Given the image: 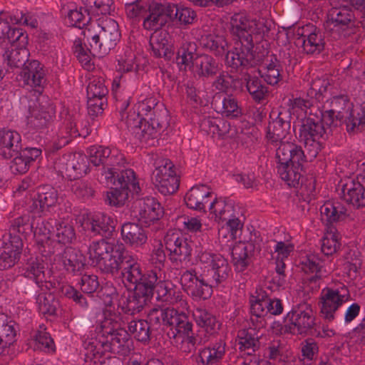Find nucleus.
Returning a JSON list of instances; mask_svg holds the SVG:
<instances>
[{"mask_svg":"<svg viewBox=\"0 0 365 365\" xmlns=\"http://www.w3.org/2000/svg\"><path fill=\"white\" fill-rule=\"evenodd\" d=\"M176 307H155L152 309L148 314V319L152 324H160L161 323L174 327L178 334L189 336L192 332V325L187 320V316L185 313L186 310L179 309Z\"/></svg>","mask_w":365,"mask_h":365,"instance_id":"obj_11","label":"nucleus"},{"mask_svg":"<svg viewBox=\"0 0 365 365\" xmlns=\"http://www.w3.org/2000/svg\"><path fill=\"white\" fill-rule=\"evenodd\" d=\"M351 103L346 96L333 97L330 101L320 107L316 106L314 113H317L319 118V123L324 125L326 130L332 127H336L342 122L348 124L351 120L350 108Z\"/></svg>","mask_w":365,"mask_h":365,"instance_id":"obj_8","label":"nucleus"},{"mask_svg":"<svg viewBox=\"0 0 365 365\" xmlns=\"http://www.w3.org/2000/svg\"><path fill=\"white\" fill-rule=\"evenodd\" d=\"M245 81L247 91L255 102L259 103L265 98L268 93L267 88L258 78L247 74L245 76Z\"/></svg>","mask_w":365,"mask_h":365,"instance_id":"obj_54","label":"nucleus"},{"mask_svg":"<svg viewBox=\"0 0 365 365\" xmlns=\"http://www.w3.org/2000/svg\"><path fill=\"white\" fill-rule=\"evenodd\" d=\"M54 255V264H56L57 268L61 269L62 267L67 272L75 274L84 266V256L76 249L67 247L62 256L60 255V252L55 253Z\"/></svg>","mask_w":365,"mask_h":365,"instance_id":"obj_34","label":"nucleus"},{"mask_svg":"<svg viewBox=\"0 0 365 365\" xmlns=\"http://www.w3.org/2000/svg\"><path fill=\"white\" fill-rule=\"evenodd\" d=\"M22 247L23 242L19 236L11 237L5 242L0 253V269L13 267L20 259Z\"/></svg>","mask_w":365,"mask_h":365,"instance_id":"obj_36","label":"nucleus"},{"mask_svg":"<svg viewBox=\"0 0 365 365\" xmlns=\"http://www.w3.org/2000/svg\"><path fill=\"white\" fill-rule=\"evenodd\" d=\"M24 276L35 282L37 286L43 289L49 290L56 287L55 282H51V276H46L44 272L43 260L38 258H31L24 268Z\"/></svg>","mask_w":365,"mask_h":365,"instance_id":"obj_33","label":"nucleus"},{"mask_svg":"<svg viewBox=\"0 0 365 365\" xmlns=\"http://www.w3.org/2000/svg\"><path fill=\"white\" fill-rule=\"evenodd\" d=\"M208 210L210 215L218 223L220 222H227L231 218H238L234 202L231 200H227L222 197H213L208 205Z\"/></svg>","mask_w":365,"mask_h":365,"instance_id":"obj_38","label":"nucleus"},{"mask_svg":"<svg viewBox=\"0 0 365 365\" xmlns=\"http://www.w3.org/2000/svg\"><path fill=\"white\" fill-rule=\"evenodd\" d=\"M102 47H76V53L78 60L87 71L94 69L93 58H102L104 55L109 52L110 48L103 47V51H101Z\"/></svg>","mask_w":365,"mask_h":365,"instance_id":"obj_47","label":"nucleus"},{"mask_svg":"<svg viewBox=\"0 0 365 365\" xmlns=\"http://www.w3.org/2000/svg\"><path fill=\"white\" fill-rule=\"evenodd\" d=\"M349 297L348 288L341 282L324 287L319 302L322 316L327 320L332 321L336 311L349 301Z\"/></svg>","mask_w":365,"mask_h":365,"instance_id":"obj_14","label":"nucleus"},{"mask_svg":"<svg viewBox=\"0 0 365 365\" xmlns=\"http://www.w3.org/2000/svg\"><path fill=\"white\" fill-rule=\"evenodd\" d=\"M194 47H180L177 53V63L180 69H186L195 65L197 57Z\"/></svg>","mask_w":365,"mask_h":365,"instance_id":"obj_62","label":"nucleus"},{"mask_svg":"<svg viewBox=\"0 0 365 365\" xmlns=\"http://www.w3.org/2000/svg\"><path fill=\"white\" fill-rule=\"evenodd\" d=\"M302 268L305 272L314 274L315 278H322L327 274L322 261L315 254H309L302 260Z\"/></svg>","mask_w":365,"mask_h":365,"instance_id":"obj_57","label":"nucleus"},{"mask_svg":"<svg viewBox=\"0 0 365 365\" xmlns=\"http://www.w3.org/2000/svg\"><path fill=\"white\" fill-rule=\"evenodd\" d=\"M89 7L81 6L79 9H70L68 14V20L71 26L83 28L87 25L91 20L89 14Z\"/></svg>","mask_w":365,"mask_h":365,"instance_id":"obj_58","label":"nucleus"},{"mask_svg":"<svg viewBox=\"0 0 365 365\" xmlns=\"http://www.w3.org/2000/svg\"><path fill=\"white\" fill-rule=\"evenodd\" d=\"M23 146L21 134L13 129L3 128L0 129V156L10 159L16 154Z\"/></svg>","mask_w":365,"mask_h":365,"instance_id":"obj_32","label":"nucleus"},{"mask_svg":"<svg viewBox=\"0 0 365 365\" xmlns=\"http://www.w3.org/2000/svg\"><path fill=\"white\" fill-rule=\"evenodd\" d=\"M231 34L235 44L255 46L261 43L263 32L257 22L242 14H235L231 19Z\"/></svg>","mask_w":365,"mask_h":365,"instance_id":"obj_13","label":"nucleus"},{"mask_svg":"<svg viewBox=\"0 0 365 365\" xmlns=\"http://www.w3.org/2000/svg\"><path fill=\"white\" fill-rule=\"evenodd\" d=\"M345 207L338 202L327 201L320 208L322 220L331 224L346 218Z\"/></svg>","mask_w":365,"mask_h":365,"instance_id":"obj_49","label":"nucleus"},{"mask_svg":"<svg viewBox=\"0 0 365 365\" xmlns=\"http://www.w3.org/2000/svg\"><path fill=\"white\" fill-rule=\"evenodd\" d=\"M154 184L163 195L175 192L179 186V179L170 162L159 165L154 171Z\"/></svg>","mask_w":365,"mask_h":365,"instance_id":"obj_21","label":"nucleus"},{"mask_svg":"<svg viewBox=\"0 0 365 365\" xmlns=\"http://www.w3.org/2000/svg\"><path fill=\"white\" fill-rule=\"evenodd\" d=\"M213 197L210 187L205 185H195L186 193L185 202L190 209L205 211L206 205L210 204Z\"/></svg>","mask_w":365,"mask_h":365,"instance_id":"obj_31","label":"nucleus"},{"mask_svg":"<svg viewBox=\"0 0 365 365\" xmlns=\"http://www.w3.org/2000/svg\"><path fill=\"white\" fill-rule=\"evenodd\" d=\"M157 299L165 302L171 306L182 310L188 309L187 302L182 298L181 292L169 280H160L154 284Z\"/></svg>","mask_w":365,"mask_h":365,"instance_id":"obj_23","label":"nucleus"},{"mask_svg":"<svg viewBox=\"0 0 365 365\" xmlns=\"http://www.w3.org/2000/svg\"><path fill=\"white\" fill-rule=\"evenodd\" d=\"M16 330L14 322L0 313V355L8 351V348L16 341Z\"/></svg>","mask_w":365,"mask_h":365,"instance_id":"obj_42","label":"nucleus"},{"mask_svg":"<svg viewBox=\"0 0 365 365\" xmlns=\"http://www.w3.org/2000/svg\"><path fill=\"white\" fill-rule=\"evenodd\" d=\"M195 264L202 271L207 272L216 285L225 283L232 274L228 261L220 254L199 252L195 256Z\"/></svg>","mask_w":365,"mask_h":365,"instance_id":"obj_12","label":"nucleus"},{"mask_svg":"<svg viewBox=\"0 0 365 365\" xmlns=\"http://www.w3.org/2000/svg\"><path fill=\"white\" fill-rule=\"evenodd\" d=\"M76 234L71 221L68 218H63L55 222V227L52 221L38 222L34 230V237L38 250L43 257H50L55 254L61 245L72 243Z\"/></svg>","mask_w":365,"mask_h":365,"instance_id":"obj_3","label":"nucleus"},{"mask_svg":"<svg viewBox=\"0 0 365 365\" xmlns=\"http://www.w3.org/2000/svg\"><path fill=\"white\" fill-rule=\"evenodd\" d=\"M170 21L178 23L180 25H188L194 22L196 14L190 8L170 4Z\"/></svg>","mask_w":365,"mask_h":365,"instance_id":"obj_56","label":"nucleus"},{"mask_svg":"<svg viewBox=\"0 0 365 365\" xmlns=\"http://www.w3.org/2000/svg\"><path fill=\"white\" fill-rule=\"evenodd\" d=\"M133 212L142 224L150 226L163 216L164 210L155 197H145L134 202Z\"/></svg>","mask_w":365,"mask_h":365,"instance_id":"obj_19","label":"nucleus"},{"mask_svg":"<svg viewBox=\"0 0 365 365\" xmlns=\"http://www.w3.org/2000/svg\"><path fill=\"white\" fill-rule=\"evenodd\" d=\"M120 234L124 242L134 248L143 247L148 240L145 230L138 223H123L121 225Z\"/></svg>","mask_w":365,"mask_h":365,"instance_id":"obj_39","label":"nucleus"},{"mask_svg":"<svg viewBox=\"0 0 365 365\" xmlns=\"http://www.w3.org/2000/svg\"><path fill=\"white\" fill-rule=\"evenodd\" d=\"M195 65L197 67V72L200 76H210L215 74L218 66L214 59L207 55H201L195 60Z\"/></svg>","mask_w":365,"mask_h":365,"instance_id":"obj_59","label":"nucleus"},{"mask_svg":"<svg viewBox=\"0 0 365 365\" xmlns=\"http://www.w3.org/2000/svg\"><path fill=\"white\" fill-rule=\"evenodd\" d=\"M253 247L251 244L240 242L236 245L232 252V257L235 269L243 272L252 261Z\"/></svg>","mask_w":365,"mask_h":365,"instance_id":"obj_44","label":"nucleus"},{"mask_svg":"<svg viewBox=\"0 0 365 365\" xmlns=\"http://www.w3.org/2000/svg\"><path fill=\"white\" fill-rule=\"evenodd\" d=\"M266 53L264 47H232L225 58L228 66L232 68H254L264 59Z\"/></svg>","mask_w":365,"mask_h":365,"instance_id":"obj_15","label":"nucleus"},{"mask_svg":"<svg viewBox=\"0 0 365 365\" xmlns=\"http://www.w3.org/2000/svg\"><path fill=\"white\" fill-rule=\"evenodd\" d=\"M41 156V149L33 147L23 148L22 146L21 150L11 158L10 170L14 174H24L29 171L31 165Z\"/></svg>","mask_w":365,"mask_h":365,"instance_id":"obj_24","label":"nucleus"},{"mask_svg":"<svg viewBox=\"0 0 365 365\" xmlns=\"http://www.w3.org/2000/svg\"><path fill=\"white\" fill-rule=\"evenodd\" d=\"M277 172L281 179L289 187H297L303 177V164L306 155L296 144H284L276 150Z\"/></svg>","mask_w":365,"mask_h":365,"instance_id":"obj_5","label":"nucleus"},{"mask_svg":"<svg viewBox=\"0 0 365 365\" xmlns=\"http://www.w3.org/2000/svg\"><path fill=\"white\" fill-rule=\"evenodd\" d=\"M120 272L123 283L130 289L134 288V291H124L119 299L116 292L117 299L114 304L123 313L134 314L139 312L153 297L154 284L158 279V274L151 271L143 275L137 257L126 250Z\"/></svg>","mask_w":365,"mask_h":365,"instance_id":"obj_2","label":"nucleus"},{"mask_svg":"<svg viewBox=\"0 0 365 365\" xmlns=\"http://www.w3.org/2000/svg\"><path fill=\"white\" fill-rule=\"evenodd\" d=\"M108 93L102 78H93L87 86L88 109L92 115L101 113L105 96Z\"/></svg>","mask_w":365,"mask_h":365,"instance_id":"obj_28","label":"nucleus"},{"mask_svg":"<svg viewBox=\"0 0 365 365\" xmlns=\"http://www.w3.org/2000/svg\"><path fill=\"white\" fill-rule=\"evenodd\" d=\"M3 56L11 67H19L29 60V51L27 47H0Z\"/></svg>","mask_w":365,"mask_h":365,"instance_id":"obj_50","label":"nucleus"},{"mask_svg":"<svg viewBox=\"0 0 365 365\" xmlns=\"http://www.w3.org/2000/svg\"><path fill=\"white\" fill-rule=\"evenodd\" d=\"M202 277L197 275L195 270H186L182 272L180 277V284L183 289L189 295L199 296V292L195 289V284L199 282Z\"/></svg>","mask_w":365,"mask_h":365,"instance_id":"obj_61","label":"nucleus"},{"mask_svg":"<svg viewBox=\"0 0 365 365\" xmlns=\"http://www.w3.org/2000/svg\"><path fill=\"white\" fill-rule=\"evenodd\" d=\"M355 173L340 181L343 199L356 207L365 206V160L353 163Z\"/></svg>","mask_w":365,"mask_h":365,"instance_id":"obj_10","label":"nucleus"},{"mask_svg":"<svg viewBox=\"0 0 365 365\" xmlns=\"http://www.w3.org/2000/svg\"><path fill=\"white\" fill-rule=\"evenodd\" d=\"M79 222L86 230L94 234H110L117 225V220L112 214L101 212H86L81 215Z\"/></svg>","mask_w":365,"mask_h":365,"instance_id":"obj_17","label":"nucleus"},{"mask_svg":"<svg viewBox=\"0 0 365 365\" xmlns=\"http://www.w3.org/2000/svg\"><path fill=\"white\" fill-rule=\"evenodd\" d=\"M57 202V190L50 186H43L36 193L30 195L29 202L26 201V205L31 210L38 209L41 212H46L54 207Z\"/></svg>","mask_w":365,"mask_h":365,"instance_id":"obj_29","label":"nucleus"},{"mask_svg":"<svg viewBox=\"0 0 365 365\" xmlns=\"http://www.w3.org/2000/svg\"><path fill=\"white\" fill-rule=\"evenodd\" d=\"M192 317L197 325L210 335L215 334L220 328L215 317L202 307L195 308Z\"/></svg>","mask_w":365,"mask_h":365,"instance_id":"obj_45","label":"nucleus"},{"mask_svg":"<svg viewBox=\"0 0 365 365\" xmlns=\"http://www.w3.org/2000/svg\"><path fill=\"white\" fill-rule=\"evenodd\" d=\"M242 225L239 218H231L219 228L218 235L220 242L226 246H232L240 235Z\"/></svg>","mask_w":365,"mask_h":365,"instance_id":"obj_48","label":"nucleus"},{"mask_svg":"<svg viewBox=\"0 0 365 365\" xmlns=\"http://www.w3.org/2000/svg\"><path fill=\"white\" fill-rule=\"evenodd\" d=\"M149 15L143 21V27L147 30H160L170 21V4L153 2L148 7Z\"/></svg>","mask_w":365,"mask_h":365,"instance_id":"obj_26","label":"nucleus"},{"mask_svg":"<svg viewBox=\"0 0 365 365\" xmlns=\"http://www.w3.org/2000/svg\"><path fill=\"white\" fill-rule=\"evenodd\" d=\"M23 66L16 79L24 85L29 86L38 91L45 83L46 72L43 66L36 60L28 61Z\"/></svg>","mask_w":365,"mask_h":365,"instance_id":"obj_27","label":"nucleus"},{"mask_svg":"<svg viewBox=\"0 0 365 365\" xmlns=\"http://www.w3.org/2000/svg\"><path fill=\"white\" fill-rule=\"evenodd\" d=\"M130 334L138 341L145 342L150 337L148 323L145 320H133L128 324Z\"/></svg>","mask_w":365,"mask_h":365,"instance_id":"obj_60","label":"nucleus"},{"mask_svg":"<svg viewBox=\"0 0 365 365\" xmlns=\"http://www.w3.org/2000/svg\"><path fill=\"white\" fill-rule=\"evenodd\" d=\"M286 326L293 334H302L311 328L314 322L310 306L304 304L293 308L285 317Z\"/></svg>","mask_w":365,"mask_h":365,"instance_id":"obj_20","label":"nucleus"},{"mask_svg":"<svg viewBox=\"0 0 365 365\" xmlns=\"http://www.w3.org/2000/svg\"><path fill=\"white\" fill-rule=\"evenodd\" d=\"M200 126L202 130L220 138H226L230 127L227 121L212 118H204Z\"/></svg>","mask_w":365,"mask_h":365,"instance_id":"obj_51","label":"nucleus"},{"mask_svg":"<svg viewBox=\"0 0 365 365\" xmlns=\"http://www.w3.org/2000/svg\"><path fill=\"white\" fill-rule=\"evenodd\" d=\"M290 125L281 118H277L269 123L267 138L272 144L282 147L284 144H294L291 142Z\"/></svg>","mask_w":365,"mask_h":365,"instance_id":"obj_35","label":"nucleus"},{"mask_svg":"<svg viewBox=\"0 0 365 365\" xmlns=\"http://www.w3.org/2000/svg\"><path fill=\"white\" fill-rule=\"evenodd\" d=\"M316 106L309 101L302 98L289 100V112L291 116L297 119H304L312 113H314Z\"/></svg>","mask_w":365,"mask_h":365,"instance_id":"obj_52","label":"nucleus"},{"mask_svg":"<svg viewBox=\"0 0 365 365\" xmlns=\"http://www.w3.org/2000/svg\"><path fill=\"white\" fill-rule=\"evenodd\" d=\"M43 287L37 294L36 303L38 312L44 316H53L56 314L58 307V302L55 299L53 292Z\"/></svg>","mask_w":365,"mask_h":365,"instance_id":"obj_46","label":"nucleus"},{"mask_svg":"<svg viewBox=\"0 0 365 365\" xmlns=\"http://www.w3.org/2000/svg\"><path fill=\"white\" fill-rule=\"evenodd\" d=\"M341 246V235L335 227H329L322 239V251L326 255L335 253Z\"/></svg>","mask_w":365,"mask_h":365,"instance_id":"obj_53","label":"nucleus"},{"mask_svg":"<svg viewBox=\"0 0 365 365\" xmlns=\"http://www.w3.org/2000/svg\"><path fill=\"white\" fill-rule=\"evenodd\" d=\"M155 105L150 98L139 101L134 106L133 113H130L127 118V125L135 139L142 145L150 146L153 141L159 134V123L153 121L150 125V117H148Z\"/></svg>","mask_w":365,"mask_h":365,"instance_id":"obj_4","label":"nucleus"},{"mask_svg":"<svg viewBox=\"0 0 365 365\" xmlns=\"http://www.w3.org/2000/svg\"><path fill=\"white\" fill-rule=\"evenodd\" d=\"M52 115L44 113H40L33 109L30 111V115L28 117L27 125L29 129L34 133L33 130H38L43 128Z\"/></svg>","mask_w":365,"mask_h":365,"instance_id":"obj_64","label":"nucleus"},{"mask_svg":"<svg viewBox=\"0 0 365 365\" xmlns=\"http://www.w3.org/2000/svg\"><path fill=\"white\" fill-rule=\"evenodd\" d=\"M329 26L333 38L341 39L349 35L354 19L350 8L344 4L340 7L332 8L329 11Z\"/></svg>","mask_w":365,"mask_h":365,"instance_id":"obj_16","label":"nucleus"},{"mask_svg":"<svg viewBox=\"0 0 365 365\" xmlns=\"http://www.w3.org/2000/svg\"><path fill=\"white\" fill-rule=\"evenodd\" d=\"M259 66L258 73L264 80L270 85H276L281 80L282 66L274 55L267 53L264 59L257 65Z\"/></svg>","mask_w":365,"mask_h":365,"instance_id":"obj_37","label":"nucleus"},{"mask_svg":"<svg viewBox=\"0 0 365 365\" xmlns=\"http://www.w3.org/2000/svg\"><path fill=\"white\" fill-rule=\"evenodd\" d=\"M149 15L143 21V27L147 30H160L170 21V4L153 2L148 7Z\"/></svg>","mask_w":365,"mask_h":365,"instance_id":"obj_25","label":"nucleus"},{"mask_svg":"<svg viewBox=\"0 0 365 365\" xmlns=\"http://www.w3.org/2000/svg\"><path fill=\"white\" fill-rule=\"evenodd\" d=\"M225 352V345L219 341L200 350L197 364L198 365H214L218 363Z\"/></svg>","mask_w":365,"mask_h":365,"instance_id":"obj_43","label":"nucleus"},{"mask_svg":"<svg viewBox=\"0 0 365 365\" xmlns=\"http://www.w3.org/2000/svg\"><path fill=\"white\" fill-rule=\"evenodd\" d=\"M250 302L251 313L257 317L268 314L279 315L283 311L282 302L277 298L271 299L264 295H252Z\"/></svg>","mask_w":365,"mask_h":365,"instance_id":"obj_30","label":"nucleus"},{"mask_svg":"<svg viewBox=\"0 0 365 365\" xmlns=\"http://www.w3.org/2000/svg\"><path fill=\"white\" fill-rule=\"evenodd\" d=\"M274 242L272 257L275 259L276 265L285 264L284 260L293 252L294 245L292 243L290 236L285 237L284 240H275Z\"/></svg>","mask_w":365,"mask_h":365,"instance_id":"obj_55","label":"nucleus"},{"mask_svg":"<svg viewBox=\"0 0 365 365\" xmlns=\"http://www.w3.org/2000/svg\"><path fill=\"white\" fill-rule=\"evenodd\" d=\"M88 162L94 166L106 163L114 166L121 165L124 162L123 155L116 148H104L100 145H93L88 149Z\"/></svg>","mask_w":365,"mask_h":365,"instance_id":"obj_22","label":"nucleus"},{"mask_svg":"<svg viewBox=\"0 0 365 365\" xmlns=\"http://www.w3.org/2000/svg\"><path fill=\"white\" fill-rule=\"evenodd\" d=\"M166 249L170 252V258L173 262L187 265L190 260L192 244L179 232H168L165 237Z\"/></svg>","mask_w":365,"mask_h":365,"instance_id":"obj_18","label":"nucleus"},{"mask_svg":"<svg viewBox=\"0 0 365 365\" xmlns=\"http://www.w3.org/2000/svg\"><path fill=\"white\" fill-rule=\"evenodd\" d=\"M125 247L122 243H112L104 240L91 242L88 249L92 265L113 275L119 274Z\"/></svg>","mask_w":365,"mask_h":365,"instance_id":"obj_6","label":"nucleus"},{"mask_svg":"<svg viewBox=\"0 0 365 365\" xmlns=\"http://www.w3.org/2000/svg\"><path fill=\"white\" fill-rule=\"evenodd\" d=\"M327 138L324 125L319 123L317 113H310L302 119L299 130V139L304 145L310 159L315 158L323 148Z\"/></svg>","mask_w":365,"mask_h":365,"instance_id":"obj_9","label":"nucleus"},{"mask_svg":"<svg viewBox=\"0 0 365 365\" xmlns=\"http://www.w3.org/2000/svg\"><path fill=\"white\" fill-rule=\"evenodd\" d=\"M87 156L81 153L70 154L66 165V175L70 180L81 178L88 171Z\"/></svg>","mask_w":365,"mask_h":365,"instance_id":"obj_41","label":"nucleus"},{"mask_svg":"<svg viewBox=\"0 0 365 365\" xmlns=\"http://www.w3.org/2000/svg\"><path fill=\"white\" fill-rule=\"evenodd\" d=\"M101 312L96 314V336L83 342L85 360L98 365L104 362L102 359L106 352L116 351L119 355L128 356L133 350V344L129 334L120 328L122 318L115 311L114 300L117 299L116 288L107 282L98 292Z\"/></svg>","mask_w":365,"mask_h":365,"instance_id":"obj_1","label":"nucleus"},{"mask_svg":"<svg viewBox=\"0 0 365 365\" xmlns=\"http://www.w3.org/2000/svg\"><path fill=\"white\" fill-rule=\"evenodd\" d=\"M116 173V168L113 167L104 168L103 172L106 183L115 186L107 192L106 200L110 205L117 207L125 202L129 193L138 195L140 188L133 170H123L117 178Z\"/></svg>","mask_w":365,"mask_h":365,"instance_id":"obj_7","label":"nucleus"},{"mask_svg":"<svg viewBox=\"0 0 365 365\" xmlns=\"http://www.w3.org/2000/svg\"><path fill=\"white\" fill-rule=\"evenodd\" d=\"M351 120L348 124V131H354L361 125L365 124V102L360 106H354L351 103L350 108Z\"/></svg>","mask_w":365,"mask_h":365,"instance_id":"obj_63","label":"nucleus"},{"mask_svg":"<svg viewBox=\"0 0 365 365\" xmlns=\"http://www.w3.org/2000/svg\"><path fill=\"white\" fill-rule=\"evenodd\" d=\"M293 43L295 46H324L322 34L319 29L314 25L308 24L302 28H299L295 34H292Z\"/></svg>","mask_w":365,"mask_h":365,"instance_id":"obj_40","label":"nucleus"}]
</instances>
